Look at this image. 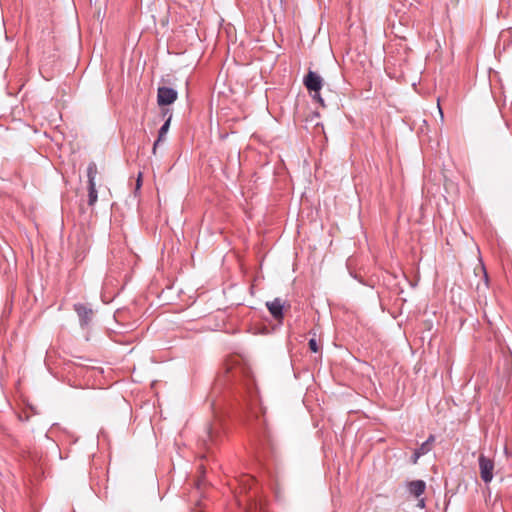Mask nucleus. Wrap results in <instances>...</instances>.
I'll return each instance as SVG.
<instances>
[{
  "label": "nucleus",
  "instance_id": "nucleus-1",
  "mask_svg": "<svg viewBox=\"0 0 512 512\" xmlns=\"http://www.w3.org/2000/svg\"><path fill=\"white\" fill-rule=\"evenodd\" d=\"M178 93L175 89L161 86L157 91V102L160 106H167L174 103L177 99Z\"/></svg>",
  "mask_w": 512,
  "mask_h": 512
},
{
  "label": "nucleus",
  "instance_id": "nucleus-2",
  "mask_svg": "<svg viewBox=\"0 0 512 512\" xmlns=\"http://www.w3.org/2000/svg\"><path fill=\"white\" fill-rule=\"evenodd\" d=\"M74 310L79 317V323L82 328H86L90 325L93 318V311L82 303L74 304Z\"/></svg>",
  "mask_w": 512,
  "mask_h": 512
},
{
  "label": "nucleus",
  "instance_id": "nucleus-3",
  "mask_svg": "<svg viewBox=\"0 0 512 512\" xmlns=\"http://www.w3.org/2000/svg\"><path fill=\"white\" fill-rule=\"evenodd\" d=\"M479 468H480V474L481 478L485 483H488L493 478V469H494V463L489 458L485 457L484 455H480L479 457Z\"/></svg>",
  "mask_w": 512,
  "mask_h": 512
},
{
  "label": "nucleus",
  "instance_id": "nucleus-4",
  "mask_svg": "<svg viewBox=\"0 0 512 512\" xmlns=\"http://www.w3.org/2000/svg\"><path fill=\"white\" fill-rule=\"evenodd\" d=\"M306 88L311 92H319L323 85L322 77L314 71H309L304 78Z\"/></svg>",
  "mask_w": 512,
  "mask_h": 512
},
{
  "label": "nucleus",
  "instance_id": "nucleus-5",
  "mask_svg": "<svg viewBox=\"0 0 512 512\" xmlns=\"http://www.w3.org/2000/svg\"><path fill=\"white\" fill-rule=\"evenodd\" d=\"M266 306L275 320L281 321L283 319L284 304L280 298H275L273 301L267 302Z\"/></svg>",
  "mask_w": 512,
  "mask_h": 512
},
{
  "label": "nucleus",
  "instance_id": "nucleus-6",
  "mask_svg": "<svg viewBox=\"0 0 512 512\" xmlns=\"http://www.w3.org/2000/svg\"><path fill=\"white\" fill-rule=\"evenodd\" d=\"M162 113H163V117H166V116H168V117H167L166 121L164 122V124L160 127L159 132H158V138L153 144V153L154 154L156 153V148H157L158 144L164 139L165 135L167 134V132L169 130L171 118H172V115L168 108L163 109Z\"/></svg>",
  "mask_w": 512,
  "mask_h": 512
},
{
  "label": "nucleus",
  "instance_id": "nucleus-7",
  "mask_svg": "<svg viewBox=\"0 0 512 512\" xmlns=\"http://www.w3.org/2000/svg\"><path fill=\"white\" fill-rule=\"evenodd\" d=\"M426 489V484L423 480H414L408 483V491L415 497L421 496Z\"/></svg>",
  "mask_w": 512,
  "mask_h": 512
},
{
  "label": "nucleus",
  "instance_id": "nucleus-8",
  "mask_svg": "<svg viewBox=\"0 0 512 512\" xmlns=\"http://www.w3.org/2000/svg\"><path fill=\"white\" fill-rule=\"evenodd\" d=\"M98 173L97 165L95 162H90L87 166L88 185L96 184L95 178Z\"/></svg>",
  "mask_w": 512,
  "mask_h": 512
},
{
  "label": "nucleus",
  "instance_id": "nucleus-9",
  "mask_svg": "<svg viewBox=\"0 0 512 512\" xmlns=\"http://www.w3.org/2000/svg\"><path fill=\"white\" fill-rule=\"evenodd\" d=\"M98 199L96 184L88 185V204L94 206Z\"/></svg>",
  "mask_w": 512,
  "mask_h": 512
},
{
  "label": "nucleus",
  "instance_id": "nucleus-10",
  "mask_svg": "<svg viewBox=\"0 0 512 512\" xmlns=\"http://www.w3.org/2000/svg\"><path fill=\"white\" fill-rule=\"evenodd\" d=\"M435 441L434 435H430L425 442L421 444V446L418 448L420 450V453H423L424 455L427 454L431 450V445Z\"/></svg>",
  "mask_w": 512,
  "mask_h": 512
},
{
  "label": "nucleus",
  "instance_id": "nucleus-11",
  "mask_svg": "<svg viewBox=\"0 0 512 512\" xmlns=\"http://www.w3.org/2000/svg\"><path fill=\"white\" fill-rule=\"evenodd\" d=\"M206 433H207V439H205L204 441H205V442H206V441H211V442H213V441H214V437H215V433H216V432L214 431V428H213L211 425H209V426H208V428H207V432H206Z\"/></svg>",
  "mask_w": 512,
  "mask_h": 512
},
{
  "label": "nucleus",
  "instance_id": "nucleus-12",
  "mask_svg": "<svg viewBox=\"0 0 512 512\" xmlns=\"http://www.w3.org/2000/svg\"><path fill=\"white\" fill-rule=\"evenodd\" d=\"M308 344L312 352L317 353L319 351V346L315 338H311Z\"/></svg>",
  "mask_w": 512,
  "mask_h": 512
},
{
  "label": "nucleus",
  "instance_id": "nucleus-13",
  "mask_svg": "<svg viewBox=\"0 0 512 512\" xmlns=\"http://www.w3.org/2000/svg\"><path fill=\"white\" fill-rule=\"evenodd\" d=\"M142 185V173L138 174L137 180H136V187H135V194H137L141 188Z\"/></svg>",
  "mask_w": 512,
  "mask_h": 512
},
{
  "label": "nucleus",
  "instance_id": "nucleus-14",
  "mask_svg": "<svg viewBox=\"0 0 512 512\" xmlns=\"http://www.w3.org/2000/svg\"><path fill=\"white\" fill-rule=\"evenodd\" d=\"M423 453H420V450L417 448L415 452L412 455V462L415 464L417 463L418 459L423 456Z\"/></svg>",
  "mask_w": 512,
  "mask_h": 512
},
{
  "label": "nucleus",
  "instance_id": "nucleus-15",
  "mask_svg": "<svg viewBox=\"0 0 512 512\" xmlns=\"http://www.w3.org/2000/svg\"><path fill=\"white\" fill-rule=\"evenodd\" d=\"M313 99L318 101L321 105H324L323 99L320 96L319 92H315V94L313 95Z\"/></svg>",
  "mask_w": 512,
  "mask_h": 512
},
{
  "label": "nucleus",
  "instance_id": "nucleus-16",
  "mask_svg": "<svg viewBox=\"0 0 512 512\" xmlns=\"http://www.w3.org/2000/svg\"><path fill=\"white\" fill-rule=\"evenodd\" d=\"M438 109H439V114H440L441 120H443L444 115H443V111H442L439 103H438Z\"/></svg>",
  "mask_w": 512,
  "mask_h": 512
},
{
  "label": "nucleus",
  "instance_id": "nucleus-17",
  "mask_svg": "<svg viewBox=\"0 0 512 512\" xmlns=\"http://www.w3.org/2000/svg\"><path fill=\"white\" fill-rule=\"evenodd\" d=\"M281 2H284L285 0H280Z\"/></svg>",
  "mask_w": 512,
  "mask_h": 512
}]
</instances>
